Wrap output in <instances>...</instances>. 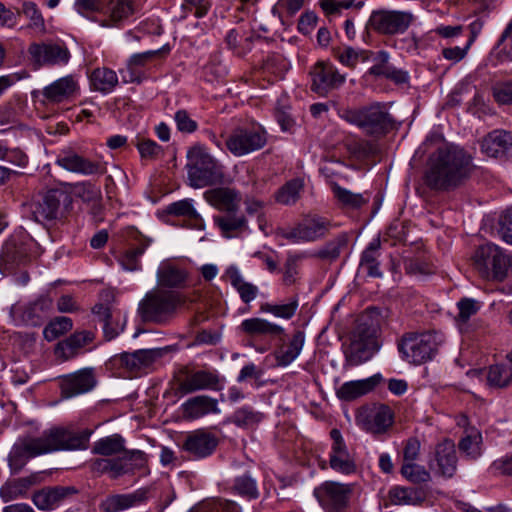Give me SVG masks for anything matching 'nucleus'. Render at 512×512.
Returning a JSON list of instances; mask_svg holds the SVG:
<instances>
[{"label":"nucleus","instance_id":"f257e3e1","mask_svg":"<svg viewBox=\"0 0 512 512\" xmlns=\"http://www.w3.org/2000/svg\"><path fill=\"white\" fill-rule=\"evenodd\" d=\"M92 431H80L66 427H52L39 436L25 434L13 444L8 464L13 474L19 473L29 459L61 450H84L88 447Z\"/></svg>","mask_w":512,"mask_h":512},{"label":"nucleus","instance_id":"f03ea898","mask_svg":"<svg viewBox=\"0 0 512 512\" xmlns=\"http://www.w3.org/2000/svg\"><path fill=\"white\" fill-rule=\"evenodd\" d=\"M474 169L471 154L455 144L439 147L430 157L427 185L435 190H451L466 181Z\"/></svg>","mask_w":512,"mask_h":512},{"label":"nucleus","instance_id":"7ed1b4c3","mask_svg":"<svg viewBox=\"0 0 512 512\" xmlns=\"http://www.w3.org/2000/svg\"><path fill=\"white\" fill-rule=\"evenodd\" d=\"M185 298L176 291L153 289L148 291L138 304L137 313L144 323L165 325L174 316Z\"/></svg>","mask_w":512,"mask_h":512},{"label":"nucleus","instance_id":"20e7f679","mask_svg":"<svg viewBox=\"0 0 512 512\" xmlns=\"http://www.w3.org/2000/svg\"><path fill=\"white\" fill-rule=\"evenodd\" d=\"M186 164L190 185L194 188L221 183L224 179V166L202 146H194L187 153Z\"/></svg>","mask_w":512,"mask_h":512},{"label":"nucleus","instance_id":"39448f33","mask_svg":"<svg viewBox=\"0 0 512 512\" xmlns=\"http://www.w3.org/2000/svg\"><path fill=\"white\" fill-rule=\"evenodd\" d=\"M38 243L28 234L12 235L2 247L0 270L3 274H12L16 269L29 264L40 254Z\"/></svg>","mask_w":512,"mask_h":512},{"label":"nucleus","instance_id":"423d86ee","mask_svg":"<svg viewBox=\"0 0 512 512\" xmlns=\"http://www.w3.org/2000/svg\"><path fill=\"white\" fill-rule=\"evenodd\" d=\"M473 263L482 278L503 281L512 267V258L496 244L485 243L475 250Z\"/></svg>","mask_w":512,"mask_h":512},{"label":"nucleus","instance_id":"0eeeda50","mask_svg":"<svg viewBox=\"0 0 512 512\" xmlns=\"http://www.w3.org/2000/svg\"><path fill=\"white\" fill-rule=\"evenodd\" d=\"M442 342V336L436 332H410L402 336L398 350L408 362L420 365L434 358Z\"/></svg>","mask_w":512,"mask_h":512},{"label":"nucleus","instance_id":"6e6552de","mask_svg":"<svg viewBox=\"0 0 512 512\" xmlns=\"http://www.w3.org/2000/svg\"><path fill=\"white\" fill-rule=\"evenodd\" d=\"M72 208V198L65 191L52 189L30 204L32 218L42 224L63 221Z\"/></svg>","mask_w":512,"mask_h":512},{"label":"nucleus","instance_id":"1a4fd4ad","mask_svg":"<svg viewBox=\"0 0 512 512\" xmlns=\"http://www.w3.org/2000/svg\"><path fill=\"white\" fill-rule=\"evenodd\" d=\"M340 118L357 126L363 133L373 137L384 135V104L375 102L360 108H345L339 112Z\"/></svg>","mask_w":512,"mask_h":512},{"label":"nucleus","instance_id":"9d476101","mask_svg":"<svg viewBox=\"0 0 512 512\" xmlns=\"http://www.w3.org/2000/svg\"><path fill=\"white\" fill-rule=\"evenodd\" d=\"M355 485L327 480L314 488L316 498L324 512H350Z\"/></svg>","mask_w":512,"mask_h":512},{"label":"nucleus","instance_id":"9b49d317","mask_svg":"<svg viewBox=\"0 0 512 512\" xmlns=\"http://www.w3.org/2000/svg\"><path fill=\"white\" fill-rule=\"evenodd\" d=\"M380 348L376 329L361 324L345 350L346 363L352 367L358 366L370 360Z\"/></svg>","mask_w":512,"mask_h":512},{"label":"nucleus","instance_id":"f8f14e48","mask_svg":"<svg viewBox=\"0 0 512 512\" xmlns=\"http://www.w3.org/2000/svg\"><path fill=\"white\" fill-rule=\"evenodd\" d=\"M331 223L321 216L303 219L291 229L278 228L276 234L292 243L313 242L323 238L330 230Z\"/></svg>","mask_w":512,"mask_h":512},{"label":"nucleus","instance_id":"ddd939ff","mask_svg":"<svg viewBox=\"0 0 512 512\" xmlns=\"http://www.w3.org/2000/svg\"><path fill=\"white\" fill-rule=\"evenodd\" d=\"M311 91L325 97L330 92L339 89L346 81L345 74L330 61H317L309 71Z\"/></svg>","mask_w":512,"mask_h":512},{"label":"nucleus","instance_id":"4468645a","mask_svg":"<svg viewBox=\"0 0 512 512\" xmlns=\"http://www.w3.org/2000/svg\"><path fill=\"white\" fill-rule=\"evenodd\" d=\"M266 143V132L254 126L237 128L226 140L227 149L236 157L260 150Z\"/></svg>","mask_w":512,"mask_h":512},{"label":"nucleus","instance_id":"2eb2a0df","mask_svg":"<svg viewBox=\"0 0 512 512\" xmlns=\"http://www.w3.org/2000/svg\"><path fill=\"white\" fill-rule=\"evenodd\" d=\"M55 163L69 172L84 176H100L106 173L103 163L79 154L70 146L64 147L58 152Z\"/></svg>","mask_w":512,"mask_h":512},{"label":"nucleus","instance_id":"dca6fc26","mask_svg":"<svg viewBox=\"0 0 512 512\" xmlns=\"http://www.w3.org/2000/svg\"><path fill=\"white\" fill-rule=\"evenodd\" d=\"M176 392L187 395L200 390H219L220 379L216 372L209 370L191 371L183 367L179 371Z\"/></svg>","mask_w":512,"mask_h":512},{"label":"nucleus","instance_id":"f3484780","mask_svg":"<svg viewBox=\"0 0 512 512\" xmlns=\"http://www.w3.org/2000/svg\"><path fill=\"white\" fill-rule=\"evenodd\" d=\"M219 444L218 437L206 429L189 432L181 449L193 459H204L213 454Z\"/></svg>","mask_w":512,"mask_h":512},{"label":"nucleus","instance_id":"a211bd4d","mask_svg":"<svg viewBox=\"0 0 512 512\" xmlns=\"http://www.w3.org/2000/svg\"><path fill=\"white\" fill-rule=\"evenodd\" d=\"M97 380L93 368H83L60 377L61 397L69 399L91 391Z\"/></svg>","mask_w":512,"mask_h":512},{"label":"nucleus","instance_id":"6ab92c4d","mask_svg":"<svg viewBox=\"0 0 512 512\" xmlns=\"http://www.w3.org/2000/svg\"><path fill=\"white\" fill-rule=\"evenodd\" d=\"M28 53L41 66L66 65L71 57L68 48L58 43H32Z\"/></svg>","mask_w":512,"mask_h":512},{"label":"nucleus","instance_id":"aec40b11","mask_svg":"<svg viewBox=\"0 0 512 512\" xmlns=\"http://www.w3.org/2000/svg\"><path fill=\"white\" fill-rule=\"evenodd\" d=\"M457 461L454 442L445 439L436 445L433 458L429 461V468L442 477L451 478L456 472Z\"/></svg>","mask_w":512,"mask_h":512},{"label":"nucleus","instance_id":"412c9836","mask_svg":"<svg viewBox=\"0 0 512 512\" xmlns=\"http://www.w3.org/2000/svg\"><path fill=\"white\" fill-rule=\"evenodd\" d=\"M355 421L360 429L373 436L384 434V403L363 404L356 412Z\"/></svg>","mask_w":512,"mask_h":512},{"label":"nucleus","instance_id":"4be33fe9","mask_svg":"<svg viewBox=\"0 0 512 512\" xmlns=\"http://www.w3.org/2000/svg\"><path fill=\"white\" fill-rule=\"evenodd\" d=\"M332 439L331 451L329 454L330 467L341 474L349 475L356 471L354 457L349 453L343 437L338 429L330 431Z\"/></svg>","mask_w":512,"mask_h":512},{"label":"nucleus","instance_id":"5701e85b","mask_svg":"<svg viewBox=\"0 0 512 512\" xmlns=\"http://www.w3.org/2000/svg\"><path fill=\"white\" fill-rule=\"evenodd\" d=\"M127 235L131 240L130 247L123 253L120 258V264L128 271L140 269V257L150 245L151 239L142 235L137 229L129 228Z\"/></svg>","mask_w":512,"mask_h":512},{"label":"nucleus","instance_id":"b1692460","mask_svg":"<svg viewBox=\"0 0 512 512\" xmlns=\"http://www.w3.org/2000/svg\"><path fill=\"white\" fill-rule=\"evenodd\" d=\"M181 414L185 420L194 421L209 414H218L220 409L218 401L208 395H198L187 399L182 403Z\"/></svg>","mask_w":512,"mask_h":512},{"label":"nucleus","instance_id":"393cba45","mask_svg":"<svg viewBox=\"0 0 512 512\" xmlns=\"http://www.w3.org/2000/svg\"><path fill=\"white\" fill-rule=\"evenodd\" d=\"M484 154L494 158H512V132L494 130L481 142Z\"/></svg>","mask_w":512,"mask_h":512},{"label":"nucleus","instance_id":"a878e982","mask_svg":"<svg viewBox=\"0 0 512 512\" xmlns=\"http://www.w3.org/2000/svg\"><path fill=\"white\" fill-rule=\"evenodd\" d=\"M77 493L71 486L45 487L33 495V502L40 510H52L57 508L66 498Z\"/></svg>","mask_w":512,"mask_h":512},{"label":"nucleus","instance_id":"bb28decb","mask_svg":"<svg viewBox=\"0 0 512 512\" xmlns=\"http://www.w3.org/2000/svg\"><path fill=\"white\" fill-rule=\"evenodd\" d=\"M383 380L380 373L362 380L343 383L336 391L337 397L342 401H354L357 398L373 391Z\"/></svg>","mask_w":512,"mask_h":512},{"label":"nucleus","instance_id":"cd10ccee","mask_svg":"<svg viewBox=\"0 0 512 512\" xmlns=\"http://www.w3.org/2000/svg\"><path fill=\"white\" fill-rule=\"evenodd\" d=\"M213 220L225 238H236L248 231V221L239 210L224 212L214 216Z\"/></svg>","mask_w":512,"mask_h":512},{"label":"nucleus","instance_id":"c85d7f7f","mask_svg":"<svg viewBox=\"0 0 512 512\" xmlns=\"http://www.w3.org/2000/svg\"><path fill=\"white\" fill-rule=\"evenodd\" d=\"M78 89L77 80L72 75H67L46 86L42 90V95L49 103H62L72 98Z\"/></svg>","mask_w":512,"mask_h":512},{"label":"nucleus","instance_id":"c756f323","mask_svg":"<svg viewBox=\"0 0 512 512\" xmlns=\"http://www.w3.org/2000/svg\"><path fill=\"white\" fill-rule=\"evenodd\" d=\"M206 201L219 211L228 212L239 210L241 194L238 190L229 187H218L204 193Z\"/></svg>","mask_w":512,"mask_h":512},{"label":"nucleus","instance_id":"7c9ffc66","mask_svg":"<svg viewBox=\"0 0 512 512\" xmlns=\"http://www.w3.org/2000/svg\"><path fill=\"white\" fill-rule=\"evenodd\" d=\"M95 338L91 331H77L70 335L66 340L59 342L55 348L57 357L63 360H69L78 355L79 351L90 344Z\"/></svg>","mask_w":512,"mask_h":512},{"label":"nucleus","instance_id":"2f4dec72","mask_svg":"<svg viewBox=\"0 0 512 512\" xmlns=\"http://www.w3.org/2000/svg\"><path fill=\"white\" fill-rule=\"evenodd\" d=\"M239 329L250 337H280L285 333L282 326L266 319L253 317L241 322Z\"/></svg>","mask_w":512,"mask_h":512},{"label":"nucleus","instance_id":"473e14b6","mask_svg":"<svg viewBox=\"0 0 512 512\" xmlns=\"http://www.w3.org/2000/svg\"><path fill=\"white\" fill-rule=\"evenodd\" d=\"M146 500V493L135 491L128 494H114L107 496L99 504L103 512H120L143 503Z\"/></svg>","mask_w":512,"mask_h":512},{"label":"nucleus","instance_id":"72a5a7b5","mask_svg":"<svg viewBox=\"0 0 512 512\" xmlns=\"http://www.w3.org/2000/svg\"><path fill=\"white\" fill-rule=\"evenodd\" d=\"M381 239L380 235L374 238L363 251L360 259L359 269L369 277L380 278L382 276L381 262Z\"/></svg>","mask_w":512,"mask_h":512},{"label":"nucleus","instance_id":"f704fd0d","mask_svg":"<svg viewBox=\"0 0 512 512\" xmlns=\"http://www.w3.org/2000/svg\"><path fill=\"white\" fill-rule=\"evenodd\" d=\"M92 311L103 322L104 336L107 340L114 339L123 331L125 321L121 318L120 313L113 312L104 304H96Z\"/></svg>","mask_w":512,"mask_h":512},{"label":"nucleus","instance_id":"c9c22d12","mask_svg":"<svg viewBox=\"0 0 512 512\" xmlns=\"http://www.w3.org/2000/svg\"><path fill=\"white\" fill-rule=\"evenodd\" d=\"M511 366L503 363L490 365L485 372L486 385L491 389H505L512 383V350L506 354Z\"/></svg>","mask_w":512,"mask_h":512},{"label":"nucleus","instance_id":"e433bc0d","mask_svg":"<svg viewBox=\"0 0 512 512\" xmlns=\"http://www.w3.org/2000/svg\"><path fill=\"white\" fill-rule=\"evenodd\" d=\"M90 88L101 94H109L119 84L117 73L108 67H97L89 74Z\"/></svg>","mask_w":512,"mask_h":512},{"label":"nucleus","instance_id":"4c0bfd02","mask_svg":"<svg viewBox=\"0 0 512 512\" xmlns=\"http://www.w3.org/2000/svg\"><path fill=\"white\" fill-rule=\"evenodd\" d=\"M169 215L184 217L187 226L197 230L205 228V222L200 214L195 210L191 199H183L169 204L166 208Z\"/></svg>","mask_w":512,"mask_h":512},{"label":"nucleus","instance_id":"58836bf2","mask_svg":"<svg viewBox=\"0 0 512 512\" xmlns=\"http://www.w3.org/2000/svg\"><path fill=\"white\" fill-rule=\"evenodd\" d=\"M305 342V333L296 330L287 345H282L274 352L277 366L286 367L290 365L301 353Z\"/></svg>","mask_w":512,"mask_h":512},{"label":"nucleus","instance_id":"ea45409f","mask_svg":"<svg viewBox=\"0 0 512 512\" xmlns=\"http://www.w3.org/2000/svg\"><path fill=\"white\" fill-rule=\"evenodd\" d=\"M225 277H227L231 285L237 290L244 303L248 304L256 298L258 287L252 283L246 282L236 266H229L225 271Z\"/></svg>","mask_w":512,"mask_h":512},{"label":"nucleus","instance_id":"a19ab883","mask_svg":"<svg viewBox=\"0 0 512 512\" xmlns=\"http://www.w3.org/2000/svg\"><path fill=\"white\" fill-rule=\"evenodd\" d=\"M35 484L36 476H28L8 481L0 488V497L4 502L25 497L30 488Z\"/></svg>","mask_w":512,"mask_h":512},{"label":"nucleus","instance_id":"79ce46f5","mask_svg":"<svg viewBox=\"0 0 512 512\" xmlns=\"http://www.w3.org/2000/svg\"><path fill=\"white\" fill-rule=\"evenodd\" d=\"M159 54L160 50H149L146 52L133 54L127 61L128 78L124 76V82L141 83L143 78L141 73L138 71V68L145 67Z\"/></svg>","mask_w":512,"mask_h":512},{"label":"nucleus","instance_id":"37998d69","mask_svg":"<svg viewBox=\"0 0 512 512\" xmlns=\"http://www.w3.org/2000/svg\"><path fill=\"white\" fill-rule=\"evenodd\" d=\"M125 440L120 434L103 437L94 442L92 453L102 456L123 455L125 452Z\"/></svg>","mask_w":512,"mask_h":512},{"label":"nucleus","instance_id":"c03bdc74","mask_svg":"<svg viewBox=\"0 0 512 512\" xmlns=\"http://www.w3.org/2000/svg\"><path fill=\"white\" fill-rule=\"evenodd\" d=\"M157 278L160 286L179 288L185 284L187 280V273L181 268L171 264H166L159 268Z\"/></svg>","mask_w":512,"mask_h":512},{"label":"nucleus","instance_id":"a18cd8bd","mask_svg":"<svg viewBox=\"0 0 512 512\" xmlns=\"http://www.w3.org/2000/svg\"><path fill=\"white\" fill-rule=\"evenodd\" d=\"M373 53L369 50L355 49L351 46L338 48L334 51V57L344 66L354 69L359 62L370 61Z\"/></svg>","mask_w":512,"mask_h":512},{"label":"nucleus","instance_id":"49530a36","mask_svg":"<svg viewBox=\"0 0 512 512\" xmlns=\"http://www.w3.org/2000/svg\"><path fill=\"white\" fill-rule=\"evenodd\" d=\"M51 309L52 300L42 296L26 307L24 316L31 325L37 326L48 316Z\"/></svg>","mask_w":512,"mask_h":512},{"label":"nucleus","instance_id":"de8ad7c7","mask_svg":"<svg viewBox=\"0 0 512 512\" xmlns=\"http://www.w3.org/2000/svg\"><path fill=\"white\" fill-rule=\"evenodd\" d=\"M304 188V181L301 178H294L286 182L275 194V200L283 205H292L300 198Z\"/></svg>","mask_w":512,"mask_h":512},{"label":"nucleus","instance_id":"09e8293b","mask_svg":"<svg viewBox=\"0 0 512 512\" xmlns=\"http://www.w3.org/2000/svg\"><path fill=\"white\" fill-rule=\"evenodd\" d=\"M232 491L247 500H256L260 496L257 481L249 473L234 479Z\"/></svg>","mask_w":512,"mask_h":512},{"label":"nucleus","instance_id":"8fccbe9b","mask_svg":"<svg viewBox=\"0 0 512 512\" xmlns=\"http://www.w3.org/2000/svg\"><path fill=\"white\" fill-rule=\"evenodd\" d=\"M188 512H241V508L234 501L213 498L198 503Z\"/></svg>","mask_w":512,"mask_h":512},{"label":"nucleus","instance_id":"3c124183","mask_svg":"<svg viewBox=\"0 0 512 512\" xmlns=\"http://www.w3.org/2000/svg\"><path fill=\"white\" fill-rule=\"evenodd\" d=\"M413 19V15L409 12L386 11V34L404 33Z\"/></svg>","mask_w":512,"mask_h":512},{"label":"nucleus","instance_id":"603ef678","mask_svg":"<svg viewBox=\"0 0 512 512\" xmlns=\"http://www.w3.org/2000/svg\"><path fill=\"white\" fill-rule=\"evenodd\" d=\"M389 497L395 505H418L424 500V495L420 490L404 487L391 488Z\"/></svg>","mask_w":512,"mask_h":512},{"label":"nucleus","instance_id":"864d4df0","mask_svg":"<svg viewBox=\"0 0 512 512\" xmlns=\"http://www.w3.org/2000/svg\"><path fill=\"white\" fill-rule=\"evenodd\" d=\"M263 419V414L249 406L237 409L230 417V422L239 428L251 429L257 426Z\"/></svg>","mask_w":512,"mask_h":512},{"label":"nucleus","instance_id":"5fc2aeb1","mask_svg":"<svg viewBox=\"0 0 512 512\" xmlns=\"http://www.w3.org/2000/svg\"><path fill=\"white\" fill-rule=\"evenodd\" d=\"M482 435L477 429L466 431V435L460 440L458 447L469 459H477L482 451Z\"/></svg>","mask_w":512,"mask_h":512},{"label":"nucleus","instance_id":"6e6d98bb","mask_svg":"<svg viewBox=\"0 0 512 512\" xmlns=\"http://www.w3.org/2000/svg\"><path fill=\"white\" fill-rule=\"evenodd\" d=\"M111 369H114L122 376H136L138 374L134 355L131 352H123L114 355L108 362Z\"/></svg>","mask_w":512,"mask_h":512},{"label":"nucleus","instance_id":"4d7b16f0","mask_svg":"<svg viewBox=\"0 0 512 512\" xmlns=\"http://www.w3.org/2000/svg\"><path fill=\"white\" fill-rule=\"evenodd\" d=\"M332 191L338 202L346 208L359 209L367 203L362 194L353 193L336 183L332 185Z\"/></svg>","mask_w":512,"mask_h":512},{"label":"nucleus","instance_id":"13d9d810","mask_svg":"<svg viewBox=\"0 0 512 512\" xmlns=\"http://www.w3.org/2000/svg\"><path fill=\"white\" fill-rule=\"evenodd\" d=\"M298 306V298L293 297L286 304L263 303L260 306V310L265 313H270L275 317L289 320L295 315Z\"/></svg>","mask_w":512,"mask_h":512},{"label":"nucleus","instance_id":"bf43d9fd","mask_svg":"<svg viewBox=\"0 0 512 512\" xmlns=\"http://www.w3.org/2000/svg\"><path fill=\"white\" fill-rule=\"evenodd\" d=\"M72 327L73 322L71 318L59 316L50 321V323L44 328L43 335L47 341L51 342L70 331Z\"/></svg>","mask_w":512,"mask_h":512},{"label":"nucleus","instance_id":"052dcab7","mask_svg":"<svg viewBox=\"0 0 512 512\" xmlns=\"http://www.w3.org/2000/svg\"><path fill=\"white\" fill-rule=\"evenodd\" d=\"M346 244V236L339 235L333 240L327 242L322 248H320L315 253V256L319 259L332 262L340 256L341 250L346 246Z\"/></svg>","mask_w":512,"mask_h":512},{"label":"nucleus","instance_id":"680f3d73","mask_svg":"<svg viewBox=\"0 0 512 512\" xmlns=\"http://www.w3.org/2000/svg\"><path fill=\"white\" fill-rule=\"evenodd\" d=\"M401 473L408 481L415 484L426 483L431 480L430 472L424 466L414 462L403 463Z\"/></svg>","mask_w":512,"mask_h":512},{"label":"nucleus","instance_id":"e2e57ef3","mask_svg":"<svg viewBox=\"0 0 512 512\" xmlns=\"http://www.w3.org/2000/svg\"><path fill=\"white\" fill-rule=\"evenodd\" d=\"M135 359V364L137 367L138 374L149 368L153 365V363L161 358L164 354L163 349L161 348H153V349H140L132 352Z\"/></svg>","mask_w":512,"mask_h":512},{"label":"nucleus","instance_id":"0e129e2a","mask_svg":"<svg viewBox=\"0 0 512 512\" xmlns=\"http://www.w3.org/2000/svg\"><path fill=\"white\" fill-rule=\"evenodd\" d=\"M21 12L29 20L28 27L38 32L45 31V22L42 13L34 2L26 1L23 3Z\"/></svg>","mask_w":512,"mask_h":512},{"label":"nucleus","instance_id":"69168bd1","mask_svg":"<svg viewBox=\"0 0 512 512\" xmlns=\"http://www.w3.org/2000/svg\"><path fill=\"white\" fill-rule=\"evenodd\" d=\"M107 12L112 21H121L134 13V4L129 0H110Z\"/></svg>","mask_w":512,"mask_h":512},{"label":"nucleus","instance_id":"338daca9","mask_svg":"<svg viewBox=\"0 0 512 512\" xmlns=\"http://www.w3.org/2000/svg\"><path fill=\"white\" fill-rule=\"evenodd\" d=\"M142 159L156 160L163 155V148L155 141L147 138H137L135 143Z\"/></svg>","mask_w":512,"mask_h":512},{"label":"nucleus","instance_id":"774afa93","mask_svg":"<svg viewBox=\"0 0 512 512\" xmlns=\"http://www.w3.org/2000/svg\"><path fill=\"white\" fill-rule=\"evenodd\" d=\"M373 34H384V10L379 9L372 12L365 28L364 40H372Z\"/></svg>","mask_w":512,"mask_h":512}]
</instances>
